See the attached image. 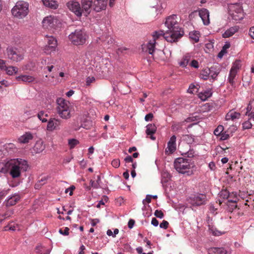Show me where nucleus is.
Segmentation results:
<instances>
[{
	"mask_svg": "<svg viewBox=\"0 0 254 254\" xmlns=\"http://www.w3.org/2000/svg\"><path fill=\"white\" fill-rule=\"evenodd\" d=\"M178 21V18L176 15L168 16L165 22L168 30L165 32L163 31L158 32L159 35H162L169 42H177L184 34V31L180 27Z\"/></svg>",
	"mask_w": 254,
	"mask_h": 254,
	"instance_id": "obj_1",
	"label": "nucleus"
},
{
	"mask_svg": "<svg viewBox=\"0 0 254 254\" xmlns=\"http://www.w3.org/2000/svg\"><path fill=\"white\" fill-rule=\"evenodd\" d=\"M8 172L13 179L19 177L21 172L26 171L28 165L27 162L24 159L17 158L11 159L7 162Z\"/></svg>",
	"mask_w": 254,
	"mask_h": 254,
	"instance_id": "obj_2",
	"label": "nucleus"
},
{
	"mask_svg": "<svg viewBox=\"0 0 254 254\" xmlns=\"http://www.w3.org/2000/svg\"><path fill=\"white\" fill-rule=\"evenodd\" d=\"M174 168L179 173L190 176L193 173V164L191 160L184 158H177L174 163Z\"/></svg>",
	"mask_w": 254,
	"mask_h": 254,
	"instance_id": "obj_3",
	"label": "nucleus"
},
{
	"mask_svg": "<svg viewBox=\"0 0 254 254\" xmlns=\"http://www.w3.org/2000/svg\"><path fill=\"white\" fill-rule=\"evenodd\" d=\"M56 102L57 104L56 111L59 116L65 120L70 118L72 107L70 103L62 98H58Z\"/></svg>",
	"mask_w": 254,
	"mask_h": 254,
	"instance_id": "obj_4",
	"label": "nucleus"
},
{
	"mask_svg": "<svg viewBox=\"0 0 254 254\" xmlns=\"http://www.w3.org/2000/svg\"><path fill=\"white\" fill-rule=\"evenodd\" d=\"M29 4L23 0L17 1L11 9L12 15L18 19L25 17L29 12Z\"/></svg>",
	"mask_w": 254,
	"mask_h": 254,
	"instance_id": "obj_5",
	"label": "nucleus"
},
{
	"mask_svg": "<svg viewBox=\"0 0 254 254\" xmlns=\"http://www.w3.org/2000/svg\"><path fill=\"white\" fill-rule=\"evenodd\" d=\"M69 40L75 45L84 44L87 38V35L84 29H76L68 36Z\"/></svg>",
	"mask_w": 254,
	"mask_h": 254,
	"instance_id": "obj_6",
	"label": "nucleus"
},
{
	"mask_svg": "<svg viewBox=\"0 0 254 254\" xmlns=\"http://www.w3.org/2000/svg\"><path fill=\"white\" fill-rule=\"evenodd\" d=\"M6 54L9 60L18 62L24 58V51L22 48L9 47L6 49Z\"/></svg>",
	"mask_w": 254,
	"mask_h": 254,
	"instance_id": "obj_7",
	"label": "nucleus"
},
{
	"mask_svg": "<svg viewBox=\"0 0 254 254\" xmlns=\"http://www.w3.org/2000/svg\"><path fill=\"white\" fill-rule=\"evenodd\" d=\"M228 11L230 16L235 21H239L244 17V12L242 6L237 3L228 5Z\"/></svg>",
	"mask_w": 254,
	"mask_h": 254,
	"instance_id": "obj_8",
	"label": "nucleus"
},
{
	"mask_svg": "<svg viewBox=\"0 0 254 254\" xmlns=\"http://www.w3.org/2000/svg\"><path fill=\"white\" fill-rule=\"evenodd\" d=\"M188 202L195 206L204 205L206 202V196L205 194L201 193L192 195L188 199Z\"/></svg>",
	"mask_w": 254,
	"mask_h": 254,
	"instance_id": "obj_9",
	"label": "nucleus"
},
{
	"mask_svg": "<svg viewBox=\"0 0 254 254\" xmlns=\"http://www.w3.org/2000/svg\"><path fill=\"white\" fill-rule=\"evenodd\" d=\"M58 22V20L54 16L51 15L47 16L43 20V27L44 29L52 30L56 28Z\"/></svg>",
	"mask_w": 254,
	"mask_h": 254,
	"instance_id": "obj_10",
	"label": "nucleus"
},
{
	"mask_svg": "<svg viewBox=\"0 0 254 254\" xmlns=\"http://www.w3.org/2000/svg\"><path fill=\"white\" fill-rule=\"evenodd\" d=\"M160 36L162 35H159L158 32H155L153 35L152 39L150 40L146 45L144 46V47L142 48L143 50H144L146 48L145 51L148 52L149 54L153 55L155 51L156 41Z\"/></svg>",
	"mask_w": 254,
	"mask_h": 254,
	"instance_id": "obj_11",
	"label": "nucleus"
},
{
	"mask_svg": "<svg viewBox=\"0 0 254 254\" xmlns=\"http://www.w3.org/2000/svg\"><path fill=\"white\" fill-rule=\"evenodd\" d=\"M66 6L69 9L75 13L77 16L82 15V9L79 3L76 1L71 0L67 2Z\"/></svg>",
	"mask_w": 254,
	"mask_h": 254,
	"instance_id": "obj_12",
	"label": "nucleus"
},
{
	"mask_svg": "<svg viewBox=\"0 0 254 254\" xmlns=\"http://www.w3.org/2000/svg\"><path fill=\"white\" fill-rule=\"evenodd\" d=\"M47 38L48 45L45 49V52L47 54H50L52 52L55 51L57 46V42L53 36H49Z\"/></svg>",
	"mask_w": 254,
	"mask_h": 254,
	"instance_id": "obj_13",
	"label": "nucleus"
},
{
	"mask_svg": "<svg viewBox=\"0 0 254 254\" xmlns=\"http://www.w3.org/2000/svg\"><path fill=\"white\" fill-rule=\"evenodd\" d=\"M62 121L55 118L50 119L48 122L47 129L49 131L60 129Z\"/></svg>",
	"mask_w": 254,
	"mask_h": 254,
	"instance_id": "obj_14",
	"label": "nucleus"
},
{
	"mask_svg": "<svg viewBox=\"0 0 254 254\" xmlns=\"http://www.w3.org/2000/svg\"><path fill=\"white\" fill-rule=\"evenodd\" d=\"M176 137L175 135H173L170 138L169 142L167 143V147L165 150L166 154H170L173 153L176 150Z\"/></svg>",
	"mask_w": 254,
	"mask_h": 254,
	"instance_id": "obj_15",
	"label": "nucleus"
},
{
	"mask_svg": "<svg viewBox=\"0 0 254 254\" xmlns=\"http://www.w3.org/2000/svg\"><path fill=\"white\" fill-rule=\"evenodd\" d=\"M108 0H95L94 2V9L97 12L101 11L106 9Z\"/></svg>",
	"mask_w": 254,
	"mask_h": 254,
	"instance_id": "obj_16",
	"label": "nucleus"
},
{
	"mask_svg": "<svg viewBox=\"0 0 254 254\" xmlns=\"http://www.w3.org/2000/svg\"><path fill=\"white\" fill-rule=\"evenodd\" d=\"M199 15L201 17L204 25H208L210 23L209 13L207 9L202 8L199 10Z\"/></svg>",
	"mask_w": 254,
	"mask_h": 254,
	"instance_id": "obj_17",
	"label": "nucleus"
},
{
	"mask_svg": "<svg viewBox=\"0 0 254 254\" xmlns=\"http://www.w3.org/2000/svg\"><path fill=\"white\" fill-rule=\"evenodd\" d=\"M34 138V134L29 131L26 132L24 134L20 136L18 141L21 143H27Z\"/></svg>",
	"mask_w": 254,
	"mask_h": 254,
	"instance_id": "obj_18",
	"label": "nucleus"
},
{
	"mask_svg": "<svg viewBox=\"0 0 254 254\" xmlns=\"http://www.w3.org/2000/svg\"><path fill=\"white\" fill-rule=\"evenodd\" d=\"M16 80L18 81H23L24 82L27 83H31L33 82H37L36 80V78L31 75H21L16 77Z\"/></svg>",
	"mask_w": 254,
	"mask_h": 254,
	"instance_id": "obj_19",
	"label": "nucleus"
},
{
	"mask_svg": "<svg viewBox=\"0 0 254 254\" xmlns=\"http://www.w3.org/2000/svg\"><path fill=\"white\" fill-rule=\"evenodd\" d=\"M20 199V196L19 194H14V195L9 197L8 199L6 200V206H11L14 205L19 201Z\"/></svg>",
	"mask_w": 254,
	"mask_h": 254,
	"instance_id": "obj_20",
	"label": "nucleus"
},
{
	"mask_svg": "<svg viewBox=\"0 0 254 254\" xmlns=\"http://www.w3.org/2000/svg\"><path fill=\"white\" fill-rule=\"evenodd\" d=\"M209 69L210 70V77L213 80H216L217 76L220 72V67L219 66L215 65L209 68Z\"/></svg>",
	"mask_w": 254,
	"mask_h": 254,
	"instance_id": "obj_21",
	"label": "nucleus"
},
{
	"mask_svg": "<svg viewBox=\"0 0 254 254\" xmlns=\"http://www.w3.org/2000/svg\"><path fill=\"white\" fill-rule=\"evenodd\" d=\"M157 127L154 124H148L146 126V133L148 135H150V138L152 140H155V137L153 136L156 131Z\"/></svg>",
	"mask_w": 254,
	"mask_h": 254,
	"instance_id": "obj_22",
	"label": "nucleus"
},
{
	"mask_svg": "<svg viewBox=\"0 0 254 254\" xmlns=\"http://www.w3.org/2000/svg\"><path fill=\"white\" fill-rule=\"evenodd\" d=\"M81 3L82 11L84 10L87 14H89L92 5V1L91 0H82Z\"/></svg>",
	"mask_w": 254,
	"mask_h": 254,
	"instance_id": "obj_23",
	"label": "nucleus"
},
{
	"mask_svg": "<svg viewBox=\"0 0 254 254\" xmlns=\"http://www.w3.org/2000/svg\"><path fill=\"white\" fill-rule=\"evenodd\" d=\"M240 116L241 114L240 113L235 112L234 110H231L226 114L225 119L227 121H234L236 119H239Z\"/></svg>",
	"mask_w": 254,
	"mask_h": 254,
	"instance_id": "obj_24",
	"label": "nucleus"
},
{
	"mask_svg": "<svg viewBox=\"0 0 254 254\" xmlns=\"http://www.w3.org/2000/svg\"><path fill=\"white\" fill-rule=\"evenodd\" d=\"M45 145L43 144V142L40 140L36 141L34 146V150L37 153H39L42 152L45 149Z\"/></svg>",
	"mask_w": 254,
	"mask_h": 254,
	"instance_id": "obj_25",
	"label": "nucleus"
},
{
	"mask_svg": "<svg viewBox=\"0 0 254 254\" xmlns=\"http://www.w3.org/2000/svg\"><path fill=\"white\" fill-rule=\"evenodd\" d=\"M238 30V28L237 26L232 27L227 29L223 34L224 38H229L233 36Z\"/></svg>",
	"mask_w": 254,
	"mask_h": 254,
	"instance_id": "obj_26",
	"label": "nucleus"
},
{
	"mask_svg": "<svg viewBox=\"0 0 254 254\" xmlns=\"http://www.w3.org/2000/svg\"><path fill=\"white\" fill-rule=\"evenodd\" d=\"M43 4L47 7H49L52 9H56L58 4L55 0H42Z\"/></svg>",
	"mask_w": 254,
	"mask_h": 254,
	"instance_id": "obj_27",
	"label": "nucleus"
},
{
	"mask_svg": "<svg viewBox=\"0 0 254 254\" xmlns=\"http://www.w3.org/2000/svg\"><path fill=\"white\" fill-rule=\"evenodd\" d=\"M211 90H207L203 92H200L198 94V97L202 101H206L208 98L212 95Z\"/></svg>",
	"mask_w": 254,
	"mask_h": 254,
	"instance_id": "obj_28",
	"label": "nucleus"
},
{
	"mask_svg": "<svg viewBox=\"0 0 254 254\" xmlns=\"http://www.w3.org/2000/svg\"><path fill=\"white\" fill-rule=\"evenodd\" d=\"M35 252L38 254H49L50 251L42 247L41 245H38L35 248Z\"/></svg>",
	"mask_w": 254,
	"mask_h": 254,
	"instance_id": "obj_29",
	"label": "nucleus"
},
{
	"mask_svg": "<svg viewBox=\"0 0 254 254\" xmlns=\"http://www.w3.org/2000/svg\"><path fill=\"white\" fill-rule=\"evenodd\" d=\"M213 252L215 254H230L231 252L224 248H213Z\"/></svg>",
	"mask_w": 254,
	"mask_h": 254,
	"instance_id": "obj_30",
	"label": "nucleus"
},
{
	"mask_svg": "<svg viewBox=\"0 0 254 254\" xmlns=\"http://www.w3.org/2000/svg\"><path fill=\"white\" fill-rule=\"evenodd\" d=\"M190 60V56L189 54L185 55L182 58L181 61L179 63L180 66L186 67Z\"/></svg>",
	"mask_w": 254,
	"mask_h": 254,
	"instance_id": "obj_31",
	"label": "nucleus"
},
{
	"mask_svg": "<svg viewBox=\"0 0 254 254\" xmlns=\"http://www.w3.org/2000/svg\"><path fill=\"white\" fill-rule=\"evenodd\" d=\"M237 74V72L231 70L230 71L229 76L228 78V81L229 83L231 84V85L233 87H234L235 84V78Z\"/></svg>",
	"mask_w": 254,
	"mask_h": 254,
	"instance_id": "obj_32",
	"label": "nucleus"
},
{
	"mask_svg": "<svg viewBox=\"0 0 254 254\" xmlns=\"http://www.w3.org/2000/svg\"><path fill=\"white\" fill-rule=\"evenodd\" d=\"M236 200H228L227 202V205L228 207V211L232 212L233 210L237 208V205L236 204Z\"/></svg>",
	"mask_w": 254,
	"mask_h": 254,
	"instance_id": "obj_33",
	"label": "nucleus"
},
{
	"mask_svg": "<svg viewBox=\"0 0 254 254\" xmlns=\"http://www.w3.org/2000/svg\"><path fill=\"white\" fill-rule=\"evenodd\" d=\"M210 77V70L209 68L202 70L200 74V77L203 80H207Z\"/></svg>",
	"mask_w": 254,
	"mask_h": 254,
	"instance_id": "obj_34",
	"label": "nucleus"
},
{
	"mask_svg": "<svg viewBox=\"0 0 254 254\" xmlns=\"http://www.w3.org/2000/svg\"><path fill=\"white\" fill-rule=\"evenodd\" d=\"M209 230L213 235L216 236H220L223 233L213 226H209Z\"/></svg>",
	"mask_w": 254,
	"mask_h": 254,
	"instance_id": "obj_35",
	"label": "nucleus"
},
{
	"mask_svg": "<svg viewBox=\"0 0 254 254\" xmlns=\"http://www.w3.org/2000/svg\"><path fill=\"white\" fill-rule=\"evenodd\" d=\"M241 66L240 61H236L233 63L230 70L238 73Z\"/></svg>",
	"mask_w": 254,
	"mask_h": 254,
	"instance_id": "obj_36",
	"label": "nucleus"
},
{
	"mask_svg": "<svg viewBox=\"0 0 254 254\" xmlns=\"http://www.w3.org/2000/svg\"><path fill=\"white\" fill-rule=\"evenodd\" d=\"M6 71L7 74L11 75L17 72L18 68L15 66H9L6 68Z\"/></svg>",
	"mask_w": 254,
	"mask_h": 254,
	"instance_id": "obj_37",
	"label": "nucleus"
},
{
	"mask_svg": "<svg viewBox=\"0 0 254 254\" xmlns=\"http://www.w3.org/2000/svg\"><path fill=\"white\" fill-rule=\"evenodd\" d=\"M48 116V114H46L43 111H40L37 115L38 119L43 123L47 122V120L44 117H47Z\"/></svg>",
	"mask_w": 254,
	"mask_h": 254,
	"instance_id": "obj_38",
	"label": "nucleus"
},
{
	"mask_svg": "<svg viewBox=\"0 0 254 254\" xmlns=\"http://www.w3.org/2000/svg\"><path fill=\"white\" fill-rule=\"evenodd\" d=\"M8 172L7 162H0V173H6Z\"/></svg>",
	"mask_w": 254,
	"mask_h": 254,
	"instance_id": "obj_39",
	"label": "nucleus"
},
{
	"mask_svg": "<svg viewBox=\"0 0 254 254\" xmlns=\"http://www.w3.org/2000/svg\"><path fill=\"white\" fill-rule=\"evenodd\" d=\"M68 143L70 149H73L76 145L79 143V142L76 139H70L68 140Z\"/></svg>",
	"mask_w": 254,
	"mask_h": 254,
	"instance_id": "obj_40",
	"label": "nucleus"
},
{
	"mask_svg": "<svg viewBox=\"0 0 254 254\" xmlns=\"http://www.w3.org/2000/svg\"><path fill=\"white\" fill-rule=\"evenodd\" d=\"M198 88L193 84H191L188 90V92L190 94H195L198 92Z\"/></svg>",
	"mask_w": 254,
	"mask_h": 254,
	"instance_id": "obj_41",
	"label": "nucleus"
},
{
	"mask_svg": "<svg viewBox=\"0 0 254 254\" xmlns=\"http://www.w3.org/2000/svg\"><path fill=\"white\" fill-rule=\"evenodd\" d=\"M223 129V126L221 125L218 126L214 130V134L216 136L220 135Z\"/></svg>",
	"mask_w": 254,
	"mask_h": 254,
	"instance_id": "obj_42",
	"label": "nucleus"
},
{
	"mask_svg": "<svg viewBox=\"0 0 254 254\" xmlns=\"http://www.w3.org/2000/svg\"><path fill=\"white\" fill-rule=\"evenodd\" d=\"M230 45L229 44H225L223 47L222 50L218 54V57L221 58L223 56L224 54L226 52V50L229 48Z\"/></svg>",
	"mask_w": 254,
	"mask_h": 254,
	"instance_id": "obj_43",
	"label": "nucleus"
},
{
	"mask_svg": "<svg viewBox=\"0 0 254 254\" xmlns=\"http://www.w3.org/2000/svg\"><path fill=\"white\" fill-rule=\"evenodd\" d=\"M69 229L68 227H65L64 229H60L59 230V233L63 235L67 236L69 234Z\"/></svg>",
	"mask_w": 254,
	"mask_h": 254,
	"instance_id": "obj_44",
	"label": "nucleus"
},
{
	"mask_svg": "<svg viewBox=\"0 0 254 254\" xmlns=\"http://www.w3.org/2000/svg\"><path fill=\"white\" fill-rule=\"evenodd\" d=\"M154 215L159 218H162L164 217V213L161 210H156L154 212Z\"/></svg>",
	"mask_w": 254,
	"mask_h": 254,
	"instance_id": "obj_45",
	"label": "nucleus"
},
{
	"mask_svg": "<svg viewBox=\"0 0 254 254\" xmlns=\"http://www.w3.org/2000/svg\"><path fill=\"white\" fill-rule=\"evenodd\" d=\"M100 179V176H98V180L97 182H95L94 181L91 180L90 181V184L91 185V187L95 189L98 188L99 187V184L98 183V181H99Z\"/></svg>",
	"mask_w": 254,
	"mask_h": 254,
	"instance_id": "obj_46",
	"label": "nucleus"
},
{
	"mask_svg": "<svg viewBox=\"0 0 254 254\" xmlns=\"http://www.w3.org/2000/svg\"><path fill=\"white\" fill-rule=\"evenodd\" d=\"M112 165L116 168H118L120 165V160L118 159H114L112 161Z\"/></svg>",
	"mask_w": 254,
	"mask_h": 254,
	"instance_id": "obj_47",
	"label": "nucleus"
},
{
	"mask_svg": "<svg viewBox=\"0 0 254 254\" xmlns=\"http://www.w3.org/2000/svg\"><path fill=\"white\" fill-rule=\"evenodd\" d=\"M229 192L227 190H222L220 192V196L223 198L224 199H227L229 197Z\"/></svg>",
	"mask_w": 254,
	"mask_h": 254,
	"instance_id": "obj_48",
	"label": "nucleus"
},
{
	"mask_svg": "<svg viewBox=\"0 0 254 254\" xmlns=\"http://www.w3.org/2000/svg\"><path fill=\"white\" fill-rule=\"evenodd\" d=\"M252 127V124L249 121H246L243 124V127L244 129H249Z\"/></svg>",
	"mask_w": 254,
	"mask_h": 254,
	"instance_id": "obj_49",
	"label": "nucleus"
},
{
	"mask_svg": "<svg viewBox=\"0 0 254 254\" xmlns=\"http://www.w3.org/2000/svg\"><path fill=\"white\" fill-rule=\"evenodd\" d=\"M169 223L166 220H163V222L160 224V227L164 229H167Z\"/></svg>",
	"mask_w": 254,
	"mask_h": 254,
	"instance_id": "obj_50",
	"label": "nucleus"
},
{
	"mask_svg": "<svg viewBox=\"0 0 254 254\" xmlns=\"http://www.w3.org/2000/svg\"><path fill=\"white\" fill-rule=\"evenodd\" d=\"M151 198L152 195L149 194L147 195L145 199L142 201L143 204L145 205L146 202L148 203H150L151 201Z\"/></svg>",
	"mask_w": 254,
	"mask_h": 254,
	"instance_id": "obj_51",
	"label": "nucleus"
},
{
	"mask_svg": "<svg viewBox=\"0 0 254 254\" xmlns=\"http://www.w3.org/2000/svg\"><path fill=\"white\" fill-rule=\"evenodd\" d=\"M190 65L191 66L193 67L196 68L198 67V63L197 61L194 60H192L191 62Z\"/></svg>",
	"mask_w": 254,
	"mask_h": 254,
	"instance_id": "obj_52",
	"label": "nucleus"
},
{
	"mask_svg": "<svg viewBox=\"0 0 254 254\" xmlns=\"http://www.w3.org/2000/svg\"><path fill=\"white\" fill-rule=\"evenodd\" d=\"M153 118V115L152 113L147 114L145 117V120L146 121H151Z\"/></svg>",
	"mask_w": 254,
	"mask_h": 254,
	"instance_id": "obj_53",
	"label": "nucleus"
},
{
	"mask_svg": "<svg viewBox=\"0 0 254 254\" xmlns=\"http://www.w3.org/2000/svg\"><path fill=\"white\" fill-rule=\"evenodd\" d=\"M95 81V78L93 77H88L86 79V85H89L91 83Z\"/></svg>",
	"mask_w": 254,
	"mask_h": 254,
	"instance_id": "obj_54",
	"label": "nucleus"
},
{
	"mask_svg": "<svg viewBox=\"0 0 254 254\" xmlns=\"http://www.w3.org/2000/svg\"><path fill=\"white\" fill-rule=\"evenodd\" d=\"M199 34L196 33L195 34H193V36H191V38L192 39H193L195 42H197L199 41Z\"/></svg>",
	"mask_w": 254,
	"mask_h": 254,
	"instance_id": "obj_55",
	"label": "nucleus"
},
{
	"mask_svg": "<svg viewBox=\"0 0 254 254\" xmlns=\"http://www.w3.org/2000/svg\"><path fill=\"white\" fill-rule=\"evenodd\" d=\"M249 35L252 39H254V27L250 28L249 30Z\"/></svg>",
	"mask_w": 254,
	"mask_h": 254,
	"instance_id": "obj_56",
	"label": "nucleus"
},
{
	"mask_svg": "<svg viewBox=\"0 0 254 254\" xmlns=\"http://www.w3.org/2000/svg\"><path fill=\"white\" fill-rule=\"evenodd\" d=\"M135 221L133 219H130L128 222V227L129 228L131 229L133 227L134 225Z\"/></svg>",
	"mask_w": 254,
	"mask_h": 254,
	"instance_id": "obj_57",
	"label": "nucleus"
},
{
	"mask_svg": "<svg viewBox=\"0 0 254 254\" xmlns=\"http://www.w3.org/2000/svg\"><path fill=\"white\" fill-rule=\"evenodd\" d=\"M151 224L154 226H157L159 224L158 221L155 218H153L151 220Z\"/></svg>",
	"mask_w": 254,
	"mask_h": 254,
	"instance_id": "obj_58",
	"label": "nucleus"
},
{
	"mask_svg": "<svg viewBox=\"0 0 254 254\" xmlns=\"http://www.w3.org/2000/svg\"><path fill=\"white\" fill-rule=\"evenodd\" d=\"M125 161L126 163L132 162L133 159L131 156H127L125 158Z\"/></svg>",
	"mask_w": 254,
	"mask_h": 254,
	"instance_id": "obj_59",
	"label": "nucleus"
},
{
	"mask_svg": "<svg viewBox=\"0 0 254 254\" xmlns=\"http://www.w3.org/2000/svg\"><path fill=\"white\" fill-rule=\"evenodd\" d=\"M0 82L1 85H4L5 87H8L10 85V83H9L7 81L3 80Z\"/></svg>",
	"mask_w": 254,
	"mask_h": 254,
	"instance_id": "obj_60",
	"label": "nucleus"
},
{
	"mask_svg": "<svg viewBox=\"0 0 254 254\" xmlns=\"http://www.w3.org/2000/svg\"><path fill=\"white\" fill-rule=\"evenodd\" d=\"M5 230H11V231H14L15 230V227L14 226H11V225H7L5 227Z\"/></svg>",
	"mask_w": 254,
	"mask_h": 254,
	"instance_id": "obj_61",
	"label": "nucleus"
},
{
	"mask_svg": "<svg viewBox=\"0 0 254 254\" xmlns=\"http://www.w3.org/2000/svg\"><path fill=\"white\" fill-rule=\"evenodd\" d=\"M221 139L222 140H226V139H228L229 137V135L228 134L222 133V134H221Z\"/></svg>",
	"mask_w": 254,
	"mask_h": 254,
	"instance_id": "obj_62",
	"label": "nucleus"
},
{
	"mask_svg": "<svg viewBox=\"0 0 254 254\" xmlns=\"http://www.w3.org/2000/svg\"><path fill=\"white\" fill-rule=\"evenodd\" d=\"M127 49L125 47H121L118 49V53H124L126 51H127Z\"/></svg>",
	"mask_w": 254,
	"mask_h": 254,
	"instance_id": "obj_63",
	"label": "nucleus"
},
{
	"mask_svg": "<svg viewBox=\"0 0 254 254\" xmlns=\"http://www.w3.org/2000/svg\"><path fill=\"white\" fill-rule=\"evenodd\" d=\"M72 158V157H66L64 158V159L63 160V163H65V164L68 163L69 162H70Z\"/></svg>",
	"mask_w": 254,
	"mask_h": 254,
	"instance_id": "obj_64",
	"label": "nucleus"
}]
</instances>
